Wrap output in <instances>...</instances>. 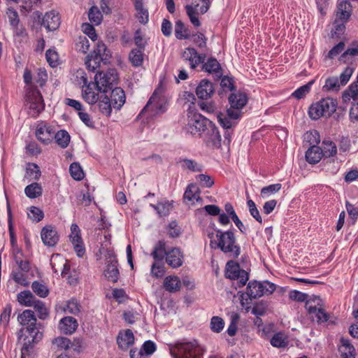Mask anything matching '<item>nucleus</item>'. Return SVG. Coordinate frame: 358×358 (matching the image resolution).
<instances>
[{"label":"nucleus","mask_w":358,"mask_h":358,"mask_svg":"<svg viewBox=\"0 0 358 358\" xmlns=\"http://www.w3.org/2000/svg\"><path fill=\"white\" fill-rule=\"evenodd\" d=\"M351 4L348 1H342L337 6L336 16L343 22H346L351 15Z\"/></svg>","instance_id":"473e14b6"},{"label":"nucleus","mask_w":358,"mask_h":358,"mask_svg":"<svg viewBox=\"0 0 358 358\" xmlns=\"http://www.w3.org/2000/svg\"><path fill=\"white\" fill-rule=\"evenodd\" d=\"M199 194L200 189L199 187L194 183H191L187 187L183 196L184 199H187L190 201H193L194 199L198 201L201 199L199 197Z\"/></svg>","instance_id":"58836bf2"},{"label":"nucleus","mask_w":358,"mask_h":358,"mask_svg":"<svg viewBox=\"0 0 358 358\" xmlns=\"http://www.w3.org/2000/svg\"><path fill=\"white\" fill-rule=\"evenodd\" d=\"M90 46L88 38L83 36L78 38V41L76 44V48L78 52L86 53L89 50Z\"/></svg>","instance_id":"4d7b16f0"},{"label":"nucleus","mask_w":358,"mask_h":358,"mask_svg":"<svg viewBox=\"0 0 358 358\" xmlns=\"http://www.w3.org/2000/svg\"><path fill=\"white\" fill-rule=\"evenodd\" d=\"M55 138L57 145L62 148H66L68 147L70 142V135L69 133L64 129L58 131L53 136Z\"/></svg>","instance_id":"ea45409f"},{"label":"nucleus","mask_w":358,"mask_h":358,"mask_svg":"<svg viewBox=\"0 0 358 358\" xmlns=\"http://www.w3.org/2000/svg\"><path fill=\"white\" fill-rule=\"evenodd\" d=\"M315 80H312L309 81L307 84L301 86L298 89H296L292 94V96L296 99H301L304 98L306 94H308L310 91L312 85L314 84Z\"/></svg>","instance_id":"49530a36"},{"label":"nucleus","mask_w":358,"mask_h":358,"mask_svg":"<svg viewBox=\"0 0 358 358\" xmlns=\"http://www.w3.org/2000/svg\"><path fill=\"white\" fill-rule=\"evenodd\" d=\"M52 343L57 345V348L59 350H67L71 345V341L65 337H58L56 338Z\"/></svg>","instance_id":"0e129e2a"},{"label":"nucleus","mask_w":358,"mask_h":358,"mask_svg":"<svg viewBox=\"0 0 358 358\" xmlns=\"http://www.w3.org/2000/svg\"><path fill=\"white\" fill-rule=\"evenodd\" d=\"M166 110V102L156 90L148 100L145 106L142 109L138 116L145 113H150L151 117L165 113Z\"/></svg>","instance_id":"9b49d317"},{"label":"nucleus","mask_w":358,"mask_h":358,"mask_svg":"<svg viewBox=\"0 0 358 358\" xmlns=\"http://www.w3.org/2000/svg\"><path fill=\"white\" fill-rule=\"evenodd\" d=\"M187 123L185 129L192 136H202L204 131L212 122L210 120L201 115L191 106L187 110Z\"/></svg>","instance_id":"20e7f679"},{"label":"nucleus","mask_w":358,"mask_h":358,"mask_svg":"<svg viewBox=\"0 0 358 358\" xmlns=\"http://www.w3.org/2000/svg\"><path fill=\"white\" fill-rule=\"evenodd\" d=\"M36 300L30 291H23L17 294L18 302L25 306L31 307Z\"/></svg>","instance_id":"37998d69"},{"label":"nucleus","mask_w":358,"mask_h":358,"mask_svg":"<svg viewBox=\"0 0 358 358\" xmlns=\"http://www.w3.org/2000/svg\"><path fill=\"white\" fill-rule=\"evenodd\" d=\"M357 59H358V41H353L341 55L339 61L343 63H352Z\"/></svg>","instance_id":"bb28decb"},{"label":"nucleus","mask_w":358,"mask_h":358,"mask_svg":"<svg viewBox=\"0 0 358 358\" xmlns=\"http://www.w3.org/2000/svg\"><path fill=\"white\" fill-rule=\"evenodd\" d=\"M29 217L36 222L43 220L44 214L42 210L38 207L31 206L28 213Z\"/></svg>","instance_id":"052dcab7"},{"label":"nucleus","mask_w":358,"mask_h":358,"mask_svg":"<svg viewBox=\"0 0 358 358\" xmlns=\"http://www.w3.org/2000/svg\"><path fill=\"white\" fill-rule=\"evenodd\" d=\"M134 6L139 22L143 24H147L149 20V14L148 10L143 7V0H135Z\"/></svg>","instance_id":"e433bc0d"},{"label":"nucleus","mask_w":358,"mask_h":358,"mask_svg":"<svg viewBox=\"0 0 358 358\" xmlns=\"http://www.w3.org/2000/svg\"><path fill=\"white\" fill-rule=\"evenodd\" d=\"M169 351L173 358H201L204 350L195 339H182L169 345Z\"/></svg>","instance_id":"f03ea898"},{"label":"nucleus","mask_w":358,"mask_h":358,"mask_svg":"<svg viewBox=\"0 0 358 358\" xmlns=\"http://www.w3.org/2000/svg\"><path fill=\"white\" fill-rule=\"evenodd\" d=\"M24 193L27 197L35 199L42 195L43 189L39 183L32 182L25 187Z\"/></svg>","instance_id":"4c0bfd02"},{"label":"nucleus","mask_w":358,"mask_h":358,"mask_svg":"<svg viewBox=\"0 0 358 358\" xmlns=\"http://www.w3.org/2000/svg\"><path fill=\"white\" fill-rule=\"evenodd\" d=\"M216 237L217 241L215 242L217 248L220 249L224 254L228 255L229 257L236 259L241 254V247L236 241L234 233L228 230L222 231L221 229L216 230Z\"/></svg>","instance_id":"7ed1b4c3"},{"label":"nucleus","mask_w":358,"mask_h":358,"mask_svg":"<svg viewBox=\"0 0 358 358\" xmlns=\"http://www.w3.org/2000/svg\"><path fill=\"white\" fill-rule=\"evenodd\" d=\"M224 322L222 318L214 316L211 318L210 328L213 331L220 333L224 328Z\"/></svg>","instance_id":"bf43d9fd"},{"label":"nucleus","mask_w":358,"mask_h":358,"mask_svg":"<svg viewBox=\"0 0 358 358\" xmlns=\"http://www.w3.org/2000/svg\"><path fill=\"white\" fill-rule=\"evenodd\" d=\"M196 180L203 187L210 188L214 185L213 179L208 175L199 174L196 176Z\"/></svg>","instance_id":"e2e57ef3"},{"label":"nucleus","mask_w":358,"mask_h":358,"mask_svg":"<svg viewBox=\"0 0 358 358\" xmlns=\"http://www.w3.org/2000/svg\"><path fill=\"white\" fill-rule=\"evenodd\" d=\"M119 274L116 256L113 252H109L107 257L106 268L104 271V275L108 280L116 282L119 279Z\"/></svg>","instance_id":"2eb2a0df"},{"label":"nucleus","mask_w":358,"mask_h":358,"mask_svg":"<svg viewBox=\"0 0 358 358\" xmlns=\"http://www.w3.org/2000/svg\"><path fill=\"white\" fill-rule=\"evenodd\" d=\"M69 171L71 177L76 180H81L84 178V172L78 162H73L70 165Z\"/></svg>","instance_id":"8fccbe9b"},{"label":"nucleus","mask_w":358,"mask_h":358,"mask_svg":"<svg viewBox=\"0 0 358 358\" xmlns=\"http://www.w3.org/2000/svg\"><path fill=\"white\" fill-rule=\"evenodd\" d=\"M27 105L29 108V114L36 117L45 108V103L40 91L35 87H31L26 94Z\"/></svg>","instance_id":"6e6552de"},{"label":"nucleus","mask_w":358,"mask_h":358,"mask_svg":"<svg viewBox=\"0 0 358 358\" xmlns=\"http://www.w3.org/2000/svg\"><path fill=\"white\" fill-rule=\"evenodd\" d=\"M89 20L94 25H99L103 20V15L97 6H92L88 12Z\"/></svg>","instance_id":"a18cd8bd"},{"label":"nucleus","mask_w":358,"mask_h":358,"mask_svg":"<svg viewBox=\"0 0 358 358\" xmlns=\"http://www.w3.org/2000/svg\"><path fill=\"white\" fill-rule=\"evenodd\" d=\"M98 106L99 111L107 117H110L112 112L113 104L107 95H101L99 99Z\"/></svg>","instance_id":"c9c22d12"},{"label":"nucleus","mask_w":358,"mask_h":358,"mask_svg":"<svg viewBox=\"0 0 358 358\" xmlns=\"http://www.w3.org/2000/svg\"><path fill=\"white\" fill-rule=\"evenodd\" d=\"M166 243L164 241H159L155 245L152 256L155 261L162 262L164 257H166Z\"/></svg>","instance_id":"a19ab883"},{"label":"nucleus","mask_w":358,"mask_h":358,"mask_svg":"<svg viewBox=\"0 0 358 358\" xmlns=\"http://www.w3.org/2000/svg\"><path fill=\"white\" fill-rule=\"evenodd\" d=\"M134 343V336L131 329H127L124 331H120L117 338V343L119 348L123 350H127Z\"/></svg>","instance_id":"b1692460"},{"label":"nucleus","mask_w":358,"mask_h":358,"mask_svg":"<svg viewBox=\"0 0 358 358\" xmlns=\"http://www.w3.org/2000/svg\"><path fill=\"white\" fill-rule=\"evenodd\" d=\"M55 131L53 128L46 123L41 122L38 124L36 130V136L37 139L45 145H48L53 139Z\"/></svg>","instance_id":"dca6fc26"},{"label":"nucleus","mask_w":358,"mask_h":358,"mask_svg":"<svg viewBox=\"0 0 358 358\" xmlns=\"http://www.w3.org/2000/svg\"><path fill=\"white\" fill-rule=\"evenodd\" d=\"M355 68L347 66L339 77L329 76L326 78L322 91L326 93H335L340 91L341 87L345 85L351 78Z\"/></svg>","instance_id":"0eeeda50"},{"label":"nucleus","mask_w":358,"mask_h":358,"mask_svg":"<svg viewBox=\"0 0 358 358\" xmlns=\"http://www.w3.org/2000/svg\"><path fill=\"white\" fill-rule=\"evenodd\" d=\"M201 69L202 71L208 73H215L218 77H221L222 75V70L220 64L215 57H210L206 62L203 61Z\"/></svg>","instance_id":"a878e982"},{"label":"nucleus","mask_w":358,"mask_h":358,"mask_svg":"<svg viewBox=\"0 0 358 358\" xmlns=\"http://www.w3.org/2000/svg\"><path fill=\"white\" fill-rule=\"evenodd\" d=\"M224 275L230 280H237V287H242L245 285L249 280V274L243 269H241L238 263L234 260L227 262Z\"/></svg>","instance_id":"9d476101"},{"label":"nucleus","mask_w":358,"mask_h":358,"mask_svg":"<svg viewBox=\"0 0 358 358\" xmlns=\"http://www.w3.org/2000/svg\"><path fill=\"white\" fill-rule=\"evenodd\" d=\"M210 6V0H192L191 4L186 5L185 9L191 23L195 27L201 26L197 15L206 13Z\"/></svg>","instance_id":"1a4fd4ad"},{"label":"nucleus","mask_w":358,"mask_h":358,"mask_svg":"<svg viewBox=\"0 0 358 358\" xmlns=\"http://www.w3.org/2000/svg\"><path fill=\"white\" fill-rule=\"evenodd\" d=\"M6 14L8 15L10 24L12 27H16V25L19 24V15L15 10H14L13 8H8L6 12Z\"/></svg>","instance_id":"774afa93"},{"label":"nucleus","mask_w":358,"mask_h":358,"mask_svg":"<svg viewBox=\"0 0 358 358\" xmlns=\"http://www.w3.org/2000/svg\"><path fill=\"white\" fill-rule=\"evenodd\" d=\"M181 59L189 62V65L192 69H195L201 63H203L206 59V54H199L194 48H186L181 52Z\"/></svg>","instance_id":"4468645a"},{"label":"nucleus","mask_w":358,"mask_h":358,"mask_svg":"<svg viewBox=\"0 0 358 358\" xmlns=\"http://www.w3.org/2000/svg\"><path fill=\"white\" fill-rule=\"evenodd\" d=\"M17 320L22 326L27 325L26 331L28 335L23 338L24 329L21 328L17 332L18 341L22 339L21 349L22 357L28 355L34 344L38 343L43 338V333L36 327V318L31 310H25L17 316Z\"/></svg>","instance_id":"f257e3e1"},{"label":"nucleus","mask_w":358,"mask_h":358,"mask_svg":"<svg viewBox=\"0 0 358 358\" xmlns=\"http://www.w3.org/2000/svg\"><path fill=\"white\" fill-rule=\"evenodd\" d=\"M322 157V148L317 145H313L306 152V159L309 164H315Z\"/></svg>","instance_id":"2f4dec72"},{"label":"nucleus","mask_w":358,"mask_h":358,"mask_svg":"<svg viewBox=\"0 0 358 358\" xmlns=\"http://www.w3.org/2000/svg\"><path fill=\"white\" fill-rule=\"evenodd\" d=\"M250 215L260 224L262 223V218L259 214V211L256 207L255 202L252 199L247 201Z\"/></svg>","instance_id":"680f3d73"},{"label":"nucleus","mask_w":358,"mask_h":358,"mask_svg":"<svg viewBox=\"0 0 358 358\" xmlns=\"http://www.w3.org/2000/svg\"><path fill=\"white\" fill-rule=\"evenodd\" d=\"M271 344L275 348H284L287 345V338L282 332H278L271 339Z\"/></svg>","instance_id":"603ef678"},{"label":"nucleus","mask_w":358,"mask_h":358,"mask_svg":"<svg viewBox=\"0 0 358 358\" xmlns=\"http://www.w3.org/2000/svg\"><path fill=\"white\" fill-rule=\"evenodd\" d=\"M31 306L34 307L35 310L38 313V316L40 319L45 320L48 317L49 312L43 302L36 300Z\"/></svg>","instance_id":"864d4df0"},{"label":"nucleus","mask_w":358,"mask_h":358,"mask_svg":"<svg viewBox=\"0 0 358 358\" xmlns=\"http://www.w3.org/2000/svg\"><path fill=\"white\" fill-rule=\"evenodd\" d=\"M134 41L135 45L138 47L136 49L145 50L147 42L144 39L140 29H137L135 31Z\"/></svg>","instance_id":"69168bd1"},{"label":"nucleus","mask_w":358,"mask_h":358,"mask_svg":"<svg viewBox=\"0 0 358 358\" xmlns=\"http://www.w3.org/2000/svg\"><path fill=\"white\" fill-rule=\"evenodd\" d=\"M41 175L38 166L34 163H29L26 168L25 177L31 180H38Z\"/></svg>","instance_id":"c03bdc74"},{"label":"nucleus","mask_w":358,"mask_h":358,"mask_svg":"<svg viewBox=\"0 0 358 358\" xmlns=\"http://www.w3.org/2000/svg\"><path fill=\"white\" fill-rule=\"evenodd\" d=\"M110 102L115 109L120 110L125 103L126 96L124 91L121 87H115L111 90Z\"/></svg>","instance_id":"cd10ccee"},{"label":"nucleus","mask_w":358,"mask_h":358,"mask_svg":"<svg viewBox=\"0 0 358 358\" xmlns=\"http://www.w3.org/2000/svg\"><path fill=\"white\" fill-rule=\"evenodd\" d=\"M175 36L179 40L190 38L189 29L181 20H177L175 24Z\"/></svg>","instance_id":"79ce46f5"},{"label":"nucleus","mask_w":358,"mask_h":358,"mask_svg":"<svg viewBox=\"0 0 358 358\" xmlns=\"http://www.w3.org/2000/svg\"><path fill=\"white\" fill-rule=\"evenodd\" d=\"M203 136L206 138L208 143H211L214 148L221 147V136L217 127L213 122L210 123L206 131H204Z\"/></svg>","instance_id":"4be33fe9"},{"label":"nucleus","mask_w":358,"mask_h":358,"mask_svg":"<svg viewBox=\"0 0 358 358\" xmlns=\"http://www.w3.org/2000/svg\"><path fill=\"white\" fill-rule=\"evenodd\" d=\"M323 148L322 156L330 157L335 156L337 153V148L334 143L331 141H324L322 142Z\"/></svg>","instance_id":"de8ad7c7"},{"label":"nucleus","mask_w":358,"mask_h":358,"mask_svg":"<svg viewBox=\"0 0 358 358\" xmlns=\"http://www.w3.org/2000/svg\"><path fill=\"white\" fill-rule=\"evenodd\" d=\"M110 57V51L103 42H98L96 48L91 55L87 56L85 65L87 69L95 72L100 68L101 62L106 64Z\"/></svg>","instance_id":"423d86ee"},{"label":"nucleus","mask_w":358,"mask_h":358,"mask_svg":"<svg viewBox=\"0 0 358 358\" xmlns=\"http://www.w3.org/2000/svg\"><path fill=\"white\" fill-rule=\"evenodd\" d=\"M306 308L308 310L310 320L313 322L321 324L327 322L329 319L327 313L321 308H317L315 306L306 303Z\"/></svg>","instance_id":"412c9836"},{"label":"nucleus","mask_w":358,"mask_h":358,"mask_svg":"<svg viewBox=\"0 0 358 358\" xmlns=\"http://www.w3.org/2000/svg\"><path fill=\"white\" fill-rule=\"evenodd\" d=\"M281 184L276 183L270 185L268 186L264 187L261 190V196L263 198H266L271 194H274L275 192H278L281 189Z\"/></svg>","instance_id":"13d9d810"},{"label":"nucleus","mask_w":358,"mask_h":358,"mask_svg":"<svg viewBox=\"0 0 358 358\" xmlns=\"http://www.w3.org/2000/svg\"><path fill=\"white\" fill-rule=\"evenodd\" d=\"M198 106H199L200 109L206 112L207 113H213L216 111V106L214 102H205V101H199L198 103Z\"/></svg>","instance_id":"338daca9"},{"label":"nucleus","mask_w":358,"mask_h":358,"mask_svg":"<svg viewBox=\"0 0 358 358\" xmlns=\"http://www.w3.org/2000/svg\"><path fill=\"white\" fill-rule=\"evenodd\" d=\"M41 24L48 31L56 30L60 24L59 14L54 10L46 13L42 19Z\"/></svg>","instance_id":"5701e85b"},{"label":"nucleus","mask_w":358,"mask_h":358,"mask_svg":"<svg viewBox=\"0 0 358 358\" xmlns=\"http://www.w3.org/2000/svg\"><path fill=\"white\" fill-rule=\"evenodd\" d=\"M166 262L171 267L181 266L184 262V255L179 248H173L166 253Z\"/></svg>","instance_id":"6ab92c4d"},{"label":"nucleus","mask_w":358,"mask_h":358,"mask_svg":"<svg viewBox=\"0 0 358 358\" xmlns=\"http://www.w3.org/2000/svg\"><path fill=\"white\" fill-rule=\"evenodd\" d=\"M246 295L250 299L264 295V284L256 280L250 281L247 287Z\"/></svg>","instance_id":"c85d7f7f"},{"label":"nucleus","mask_w":358,"mask_h":358,"mask_svg":"<svg viewBox=\"0 0 358 358\" xmlns=\"http://www.w3.org/2000/svg\"><path fill=\"white\" fill-rule=\"evenodd\" d=\"M229 101L231 108L242 109L248 102V97L245 93H233L229 96Z\"/></svg>","instance_id":"c756f323"},{"label":"nucleus","mask_w":358,"mask_h":358,"mask_svg":"<svg viewBox=\"0 0 358 358\" xmlns=\"http://www.w3.org/2000/svg\"><path fill=\"white\" fill-rule=\"evenodd\" d=\"M78 324L77 320L70 316L64 317L59 323V329L64 334H72L78 328Z\"/></svg>","instance_id":"393cba45"},{"label":"nucleus","mask_w":358,"mask_h":358,"mask_svg":"<svg viewBox=\"0 0 358 358\" xmlns=\"http://www.w3.org/2000/svg\"><path fill=\"white\" fill-rule=\"evenodd\" d=\"M337 101L331 98L322 99L313 103L308 110V114L312 120H317L321 117H330L336 110Z\"/></svg>","instance_id":"39448f33"},{"label":"nucleus","mask_w":358,"mask_h":358,"mask_svg":"<svg viewBox=\"0 0 358 358\" xmlns=\"http://www.w3.org/2000/svg\"><path fill=\"white\" fill-rule=\"evenodd\" d=\"M44 245L48 247L55 246L59 241V235L56 229L51 225L44 227L41 232Z\"/></svg>","instance_id":"a211bd4d"},{"label":"nucleus","mask_w":358,"mask_h":358,"mask_svg":"<svg viewBox=\"0 0 358 358\" xmlns=\"http://www.w3.org/2000/svg\"><path fill=\"white\" fill-rule=\"evenodd\" d=\"M164 287L166 291L174 293L180 290L181 281L176 275H169L165 278Z\"/></svg>","instance_id":"72a5a7b5"},{"label":"nucleus","mask_w":358,"mask_h":358,"mask_svg":"<svg viewBox=\"0 0 358 358\" xmlns=\"http://www.w3.org/2000/svg\"><path fill=\"white\" fill-rule=\"evenodd\" d=\"M82 79L83 80L82 97L90 105H94L100 98L99 93H103L102 87L98 85L97 80L88 83L87 78L85 76H82Z\"/></svg>","instance_id":"f8f14e48"},{"label":"nucleus","mask_w":358,"mask_h":358,"mask_svg":"<svg viewBox=\"0 0 358 358\" xmlns=\"http://www.w3.org/2000/svg\"><path fill=\"white\" fill-rule=\"evenodd\" d=\"M94 80H97L98 85L102 87L103 93L106 94L117 83L118 75L115 69H109L106 73L99 71L94 76Z\"/></svg>","instance_id":"ddd939ff"},{"label":"nucleus","mask_w":358,"mask_h":358,"mask_svg":"<svg viewBox=\"0 0 358 358\" xmlns=\"http://www.w3.org/2000/svg\"><path fill=\"white\" fill-rule=\"evenodd\" d=\"M217 118L220 125L226 129L232 128L236 124V122L232 121L231 119L227 117V113H218L217 114Z\"/></svg>","instance_id":"5fc2aeb1"},{"label":"nucleus","mask_w":358,"mask_h":358,"mask_svg":"<svg viewBox=\"0 0 358 358\" xmlns=\"http://www.w3.org/2000/svg\"><path fill=\"white\" fill-rule=\"evenodd\" d=\"M33 292L38 296L45 298L49 294L48 287L38 281H34L31 285Z\"/></svg>","instance_id":"3c124183"},{"label":"nucleus","mask_w":358,"mask_h":358,"mask_svg":"<svg viewBox=\"0 0 358 358\" xmlns=\"http://www.w3.org/2000/svg\"><path fill=\"white\" fill-rule=\"evenodd\" d=\"M183 169H187L192 172H200L202 167L196 162L188 159H182L179 161Z\"/></svg>","instance_id":"09e8293b"},{"label":"nucleus","mask_w":358,"mask_h":358,"mask_svg":"<svg viewBox=\"0 0 358 358\" xmlns=\"http://www.w3.org/2000/svg\"><path fill=\"white\" fill-rule=\"evenodd\" d=\"M71 243L74 245V250L78 257H83L85 250L80 236V229L76 224L71 226V234L69 235Z\"/></svg>","instance_id":"f3484780"},{"label":"nucleus","mask_w":358,"mask_h":358,"mask_svg":"<svg viewBox=\"0 0 358 358\" xmlns=\"http://www.w3.org/2000/svg\"><path fill=\"white\" fill-rule=\"evenodd\" d=\"M144 50L134 48L129 55V59L131 64L135 67L143 65L144 61Z\"/></svg>","instance_id":"f704fd0d"},{"label":"nucleus","mask_w":358,"mask_h":358,"mask_svg":"<svg viewBox=\"0 0 358 358\" xmlns=\"http://www.w3.org/2000/svg\"><path fill=\"white\" fill-rule=\"evenodd\" d=\"M341 345L338 348L341 358H355V349L354 346L350 344L349 340L343 338L341 340Z\"/></svg>","instance_id":"7c9ffc66"},{"label":"nucleus","mask_w":358,"mask_h":358,"mask_svg":"<svg viewBox=\"0 0 358 358\" xmlns=\"http://www.w3.org/2000/svg\"><path fill=\"white\" fill-rule=\"evenodd\" d=\"M80 305L76 299L69 301L64 308V311L69 314L77 315L80 312Z\"/></svg>","instance_id":"6e6d98bb"},{"label":"nucleus","mask_w":358,"mask_h":358,"mask_svg":"<svg viewBox=\"0 0 358 358\" xmlns=\"http://www.w3.org/2000/svg\"><path fill=\"white\" fill-rule=\"evenodd\" d=\"M214 92L213 84L206 79L201 80L196 88V96L202 100L210 98Z\"/></svg>","instance_id":"aec40b11"}]
</instances>
